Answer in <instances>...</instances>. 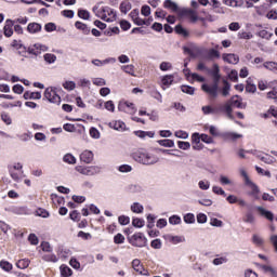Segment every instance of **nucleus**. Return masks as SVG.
I'll use <instances>...</instances> for the list:
<instances>
[{
  "label": "nucleus",
  "mask_w": 277,
  "mask_h": 277,
  "mask_svg": "<svg viewBox=\"0 0 277 277\" xmlns=\"http://www.w3.org/2000/svg\"><path fill=\"white\" fill-rule=\"evenodd\" d=\"M16 267H18V269H27V267H29V260H19L16 263Z\"/></svg>",
  "instance_id": "58"
},
{
  "label": "nucleus",
  "mask_w": 277,
  "mask_h": 277,
  "mask_svg": "<svg viewBox=\"0 0 277 277\" xmlns=\"http://www.w3.org/2000/svg\"><path fill=\"white\" fill-rule=\"evenodd\" d=\"M212 192H213V194H216V196H224V197H226V192L223 190V188L220 187V186H212Z\"/></svg>",
  "instance_id": "61"
},
{
  "label": "nucleus",
  "mask_w": 277,
  "mask_h": 277,
  "mask_svg": "<svg viewBox=\"0 0 277 277\" xmlns=\"http://www.w3.org/2000/svg\"><path fill=\"white\" fill-rule=\"evenodd\" d=\"M76 29H79V31H82L84 36H89L90 34V27H88L84 23L82 22H76L75 23Z\"/></svg>",
  "instance_id": "27"
},
{
  "label": "nucleus",
  "mask_w": 277,
  "mask_h": 277,
  "mask_svg": "<svg viewBox=\"0 0 277 277\" xmlns=\"http://www.w3.org/2000/svg\"><path fill=\"white\" fill-rule=\"evenodd\" d=\"M64 163H68L69 166H75L77 163V158L75 155L68 153L63 156Z\"/></svg>",
  "instance_id": "29"
},
{
  "label": "nucleus",
  "mask_w": 277,
  "mask_h": 277,
  "mask_svg": "<svg viewBox=\"0 0 277 277\" xmlns=\"http://www.w3.org/2000/svg\"><path fill=\"white\" fill-rule=\"evenodd\" d=\"M177 148L181 150H189V148H192V144L189 142L179 141Z\"/></svg>",
  "instance_id": "52"
},
{
  "label": "nucleus",
  "mask_w": 277,
  "mask_h": 277,
  "mask_svg": "<svg viewBox=\"0 0 277 277\" xmlns=\"http://www.w3.org/2000/svg\"><path fill=\"white\" fill-rule=\"evenodd\" d=\"M203 116H209L211 114H217V110L213 108L211 105L202 106L201 107Z\"/></svg>",
  "instance_id": "41"
},
{
  "label": "nucleus",
  "mask_w": 277,
  "mask_h": 277,
  "mask_svg": "<svg viewBox=\"0 0 277 277\" xmlns=\"http://www.w3.org/2000/svg\"><path fill=\"white\" fill-rule=\"evenodd\" d=\"M246 185L250 187L251 196H253L255 200H259V194L261 193L259 186H256V184H254L252 181L247 182Z\"/></svg>",
  "instance_id": "22"
},
{
  "label": "nucleus",
  "mask_w": 277,
  "mask_h": 277,
  "mask_svg": "<svg viewBox=\"0 0 277 277\" xmlns=\"http://www.w3.org/2000/svg\"><path fill=\"white\" fill-rule=\"evenodd\" d=\"M251 155L260 159V161H263V163H266L267 166H272V163H276V158L272 155L264 154L263 151L259 150H251L249 151Z\"/></svg>",
  "instance_id": "7"
},
{
  "label": "nucleus",
  "mask_w": 277,
  "mask_h": 277,
  "mask_svg": "<svg viewBox=\"0 0 277 277\" xmlns=\"http://www.w3.org/2000/svg\"><path fill=\"white\" fill-rule=\"evenodd\" d=\"M173 82H174V76L173 75L163 76L161 78L162 90H166V88H170Z\"/></svg>",
  "instance_id": "19"
},
{
  "label": "nucleus",
  "mask_w": 277,
  "mask_h": 277,
  "mask_svg": "<svg viewBox=\"0 0 277 277\" xmlns=\"http://www.w3.org/2000/svg\"><path fill=\"white\" fill-rule=\"evenodd\" d=\"M144 224H145V222H144V220H142V219H133L132 220V225L135 227V228H143V226H144Z\"/></svg>",
  "instance_id": "62"
},
{
  "label": "nucleus",
  "mask_w": 277,
  "mask_h": 277,
  "mask_svg": "<svg viewBox=\"0 0 277 277\" xmlns=\"http://www.w3.org/2000/svg\"><path fill=\"white\" fill-rule=\"evenodd\" d=\"M208 72L211 74L213 81L216 83H220V79H222V76L220 75V65L213 64L211 69H208Z\"/></svg>",
  "instance_id": "13"
},
{
  "label": "nucleus",
  "mask_w": 277,
  "mask_h": 277,
  "mask_svg": "<svg viewBox=\"0 0 277 277\" xmlns=\"http://www.w3.org/2000/svg\"><path fill=\"white\" fill-rule=\"evenodd\" d=\"M246 92L254 94L256 92V84H252L250 80H247Z\"/></svg>",
  "instance_id": "57"
},
{
  "label": "nucleus",
  "mask_w": 277,
  "mask_h": 277,
  "mask_svg": "<svg viewBox=\"0 0 277 277\" xmlns=\"http://www.w3.org/2000/svg\"><path fill=\"white\" fill-rule=\"evenodd\" d=\"M27 31L29 34H38L39 31H42V25L38 23H30L27 26Z\"/></svg>",
  "instance_id": "25"
},
{
  "label": "nucleus",
  "mask_w": 277,
  "mask_h": 277,
  "mask_svg": "<svg viewBox=\"0 0 277 277\" xmlns=\"http://www.w3.org/2000/svg\"><path fill=\"white\" fill-rule=\"evenodd\" d=\"M181 91L184 93V94H188L189 96H194L195 92H196V88L194 87H190V85H185L183 84L181 87Z\"/></svg>",
  "instance_id": "40"
},
{
  "label": "nucleus",
  "mask_w": 277,
  "mask_h": 277,
  "mask_svg": "<svg viewBox=\"0 0 277 277\" xmlns=\"http://www.w3.org/2000/svg\"><path fill=\"white\" fill-rule=\"evenodd\" d=\"M3 35L5 38H12L14 36V22L13 19H6L3 27Z\"/></svg>",
  "instance_id": "10"
},
{
  "label": "nucleus",
  "mask_w": 277,
  "mask_h": 277,
  "mask_svg": "<svg viewBox=\"0 0 277 277\" xmlns=\"http://www.w3.org/2000/svg\"><path fill=\"white\" fill-rule=\"evenodd\" d=\"M149 94H150V97L158 101V103H163V96L161 95V93L159 91L151 90Z\"/></svg>",
  "instance_id": "46"
},
{
  "label": "nucleus",
  "mask_w": 277,
  "mask_h": 277,
  "mask_svg": "<svg viewBox=\"0 0 277 277\" xmlns=\"http://www.w3.org/2000/svg\"><path fill=\"white\" fill-rule=\"evenodd\" d=\"M93 12L97 18H101L106 23H114V21H116V11L109 6H104L102 9H98V6H93Z\"/></svg>",
  "instance_id": "2"
},
{
  "label": "nucleus",
  "mask_w": 277,
  "mask_h": 277,
  "mask_svg": "<svg viewBox=\"0 0 277 277\" xmlns=\"http://www.w3.org/2000/svg\"><path fill=\"white\" fill-rule=\"evenodd\" d=\"M61 276L62 277H70L72 276V269L68 267L66 264H62L60 267Z\"/></svg>",
  "instance_id": "31"
},
{
  "label": "nucleus",
  "mask_w": 277,
  "mask_h": 277,
  "mask_svg": "<svg viewBox=\"0 0 277 277\" xmlns=\"http://www.w3.org/2000/svg\"><path fill=\"white\" fill-rule=\"evenodd\" d=\"M24 98H25V101H29V100L40 101V98H42V93L27 91L24 93Z\"/></svg>",
  "instance_id": "20"
},
{
  "label": "nucleus",
  "mask_w": 277,
  "mask_h": 277,
  "mask_svg": "<svg viewBox=\"0 0 277 277\" xmlns=\"http://www.w3.org/2000/svg\"><path fill=\"white\" fill-rule=\"evenodd\" d=\"M198 187H199V189H201V192H207V190L211 189V182L207 179L200 180L198 182Z\"/></svg>",
  "instance_id": "32"
},
{
  "label": "nucleus",
  "mask_w": 277,
  "mask_h": 277,
  "mask_svg": "<svg viewBox=\"0 0 277 277\" xmlns=\"http://www.w3.org/2000/svg\"><path fill=\"white\" fill-rule=\"evenodd\" d=\"M79 157L82 163H92L94 161V153L90 149H84Z\"/></svg>",
  "instance_id": "11"
},
{
  "label": "nucleus",
  "mask_w": 277,
  "mask_h": 277,
  "mask_svg": "<svg viewBox=\"0 0 277 277\" xmlns=\"http://www.w3.org/2000/svg\"><path fill=\"white\" fill-rule=\"evenodd\" d=\"M119 111H123L124 114H129L130 116H134L137 113V108L135 104L129 101H120L118 104Z\"/></svg>",
  "instance_id": "6"
},
{
  "label": "nucleus",
  "mask_w": 277,
  "mask_h": 277,
  "mask_svg": "<svg viewBox=\"0 0 277 277\" xmlns=\"http://www.w3.org/2000/svg\"><path fill=\"white\" fill-rule=\"evenodd\" d=\"M44 61L48 63V64H55L56 60H57V56H55V54H51V53H47L44 54Z\"/></svg>",
  "instance_id": "54"
},
{
  "label": "nucleus",
  "mask_w": 277,
  "mask_h": 277,
  "mask_svg": "<svg viewBox=\"0 0 277 277\" xmlns=\"http://www.w3.org/2000/svg\"><path fill=\"white\" fill-rule=\"evenodd\" d=\"M132 213H144V206H142V203L140 202H133L130 207Z\"/></svg>",
  "instance_id": "34"
},
{
  "label": "nucleus",
  "mask_w": 277,
  "mask_h": 277,
  "mask_svg": "<svg viewBox=\"0 0 277 277\" xmlns=\"http://www.w3.org/2000/svg\"><path fill=\"white\" fill-rule=\"evenodd\" d=\"M169 224H171L172 226H176V225L181 224V216H179V215L170 216Z\"/></svg>",
  "instance_id": "60"
},
{
  "label": "nucleus",
  "mask_w": 277,
  "mask_h": 277,
  "mask_svg": "<svg viewBox=\"0 0 277 277\" xmlns=\"http://www.w3.org/2000/svg\"><path fill=\"white\" fill-rule=\"evenodd\" d=\"M89 134L92 140H101V131H98L96 128H91L89 130Z\"/></svg>",
  "instance_id": "47"
},
{
  "label": "nucleus",
  "mask_w": 277,
  "mask_h": 277,
  "mask_svg": "<svg viewBox=\"0 0 277 277\" xmlns=\"http://www.w3.org/2000/svg\"><path fill=\"white\" fill-rule=\"evenodd\" d=\"M5 211H8L9 213H14V215L25 214V208L23 207L11 206L9 208H5Z\"/></svg>",
  "instance_id": "23"
},
{
  "label": "nucleus",
  "mask_w": 277,
  "mask_h": 277,
  "mask_svg": "<svg viewBox=\"0 0 277 277\" xmlns=\"http://www.w3.org/2000/svg\"><path fill=\"white\" fill-rule=\"evenodd\" d=\"M184 222L185 224H194L196 222V216L194 213H187L184 215Z\"/></svg>",
  "instance_id": "55"
},
{
  "label": "nucleus",
  "mask_w": 277,
  "mask_h": 277,
  "mask_svg": "<svg viewBox=\"0 0 277 277\" xmlns=\"http://www.w3.org/2000/svg\"><path fill=\"white\" fill-rule=\"evenodd\" d=\"M0 118L2 122L6 124V127H10V124H12V116H10V113L2 111Z\"/></svg>",
  "instance_id": "37"
},
{
  "label": "nucleus",
  "mask_w": 277,
  "mask_h": 277,
  "mask_svg": "<svg viewBox=\"0 0 277 277\" xmlns=\"http://www.w3.org/2000/svg\"><path fill=\"white\" fill-rule=\"evenodd\" d=\"M8 170L9 172H21V170H23V163L21 162H14L13 164H9L8 166Z\"/></svg>",
  "instance_id": "43"
},
{
  "label": "nucleus",
  "mask_w": 277,
  "mask_h": 277,
  "mask_svg": "<svg viewBox=\"0 0 277 277\" xmlns=\"http://www.w3.org/2000/svg\"><path fill=\"white\" fill-rule=\"evenodd\" d=\"M79 18H82L83 21H90V13L88 10L80 9L78 11Z\"/></svg>",
  "instance_id": "53"
},
{
  "label": "nucleus",
  "mask_w": 277,
  "mask_h": 277,
  "mask_svg": "<svg viewBox=\"0 0 277 277\" xmlns=\"http://www.w3.org/2000/svg\"><path fill=\"white\" fill-rule=\"evenodd\" d=\"M158 144L164 148H174V142L170 138L159 140Z\"/></svg>",
  "instance_id": "38"
},
{
  "label": "nucleus",
  "mask_w": 277,
  "mask_h": 277,
  "mask_svg": "<svg viewBox=\"0 0 277 277\" xmlns=\"http://www.w3.org/2000/svg\"><path fill=\"white\" fill-rule=\"evenodd\" d=\"M251 241L253 246H256V248H263V246H265V239H263L259 234H253Z\"/></svg>",
  "instance_id": "16"
},
{
  "label": "nucleus",
  "mask_w": 277,
  "mask_h": 277,
  "mask_svg": "<svg viewBox=\"0 0 277 277\" xmlns=\"http://www.w3.org/2000/svg\"><path fill=\"white\" fill-rule=\"evenodd\" d=\"M110 129H115V131H127V124L121 120H116L109 122Z\"/></svg>",
  "instance_id": "15"
},
{
  "label": "nucleus",
  "mask_w": 277,
  "mask_h": 277,
  "mask_svg": "<svg viewBox=\"0 0 277 277\" xmlns=\"http://www.w3.org/2000/svg\"><path fill=\"white\" fill-rule=\"evenodd\" d=\"M0 267L1 269H3L4 272H12V263L5 261V260H2L0 261Z\"/></svg>",
  "instance_id": "51"
},
{
  "label": "nucleus",
  "mask_w": 277,
  "mask_h": 277,
  "mask_svg": "<svg viewBox=\"0 0 277 277\" xmlns=\"http://www.w3.org/2000/svg\"><path fill=\"white\" fill-rule=\"evenodd\" d=\"M63 88H64V90H67L68 92H72V90H75V88H77V83H75V81H65L63 83Z\"/></svg>",
  "instance_id": "49"
},
{
  "label": "nucleus",
  "mask_w": 277,
  "mask_h": 277,
  "mask_svg": "<svg viewBox=\"0 0 277 277\" xmlns=\"http://www.w3.org/2000/svg\"><path fill=\"white\" fill-rule=\"evenodd\" d=\"M168 241H170V243H173L174 246H176L179 243H185V236L169 235L168 236Z\"/></svg>",
  "instance_id": "26"
},
{
  "label": "nucleus",
  "mask_w": 277,
  "mask_h": 277,
  "mask_svg": "<svg viewBox=\"0 0 277 277\" xmlns=\"http://www.w3.org/2000/svg\"><path fill=\"white\" fill-rule=\"evenodd\" d=\"M222 57L223 61H225L227 64H239V56H237L236 54H223Z\"/></svg>",
  "instance_id": "18"
},
{
  "label": "nucleus",
  "mask_w": 277,
  "mask_h": 277,
  "mask_svg": "<svg viewBox=\"0 0 277 277\" xmlns=\"http://www.w3.org/2000/svg\"><path fill=\"white\" fill-rule=\"evenodd\" d=\"M121 70L126 72L127 75H131V77H135V66L130 64V65H122Z\"/></svg>",
  "instance_id": "33"
},
{
  "label": "nucleus",
  "mask_w": 277,
  "mask_h": 277,
  "mask_svg": "<svg viewBox=\"0 0 277 277\" xmlns=\"http://www.w3.org/2000/svg\"><path fill=\"white\" fill-rule=\"evenodd\" d=\"M242 100L239 97V95H235L230 98L229 103L232 106L234 105L237 107V109H246V104L241 102Z\"/></svg>",
  "instance_id": "21"
},
{
  "label": "nucleus",
  "mask_w": 277,
  "mask_h": 277,
  "mask_svg": "<svg viewBox=\"0 0 277 277\" xmlns=\"http://www.w3.org/2000/svg\"><path fill=\"white\" fill-rule=\"evenodd\" d=\"M221 111H224L229 120H235V116H233V104L229 101L221 107Z\"/></svg>",
  "instance_id": "14"
},
{
  "label": "nucleus",
  "mask_w": 277,
  "mask_h": 277,
  "mask_svg": "<svg viewBox=\"0 0 277 277\" xmlns=\"http://www.w3.org/2000/svg\"><path fill=\"white\" fill-rule=\"evenodd\" d=\"M255 265L260 269H263V272L265 274H271V276H276V269H274V267H272V265H263V264H260V263H256Z\"/></svg>",
  "instance_id": "24"
},
{
  "label": "nucleus",
  "mask_w": 277,
  "mask_h": 277,
  "mask_svg": "<svg viewBox=\"0 0 277 277\" xmlns=\"http://www.w3.org/2000/svg\"><path fill=\"white\" fill-rule=\"evenodd\" d=\"M129 243L134 248H146L148 246V239L143 233H135L129 238Z\"/></svg>",
  "instance_id": "4"
},
{
  "label": "nucleus",
  "mask_w": 277,
  "mask_h": 277,
  "mask_svg": "<svg viewBox=\"0 0 277 277\" xmlns=\"http://www.w3.org/2000/svg\"><path fill=\"white\" fill-rule=\"evenodd\" d=\"M188 81L190 83H194V81H198V83H205V77H202L196 72H193Z\"/></svg>",
  "instance_id": "44"
},
{
  "label": "nucleus",
  "mask_w": 277,
  "mask_h": 277,
  "mask_svg": "<svg viewBox=\"0 0 277 277\" xmlns=\"http://www.w3.org/2000/svg\"><path fill=\"white\" fill-rule=\"evenodd\" d=\"M223 83H224V87L222 89V94L223 96H228V94H230V84L226 80H224Z\"/></svg>",
  "instance_id": "59"
},
{
  "label": "nucleus",
  "mask_w": 277,
  "mask_h": 277,
  "mask_svg": "<svg viewBox=\"0 0 277 277\" xmlns=\"http://www.w3.org/2000/svg\"><path fill=\"white\" fill-rule=\"evenodd\" d=\"M131 8L132 5H131V2L129 1H123L120 3V12L122 14H128L129 12H131Z\"/></svg>",
  "instance_id": "36"
},
{
  "label": "nucleus",
  "mask_w": 277,
  "mask_h": 277,
  "mask_svg": "<svg viewBox=\"0 0 277 277\" xmlns=\"http://www.w3.org/2000/svg\"><path fill=\"white\" fill-rule=\"evenodd\" d=\"M267 4L255 6V12L259 14V16H265V14H267Z\"/></svg>",
  "instance_id": "45"
},
{
  "label": "nucleus",
  "mask_w": 277,
  "mask_h": 277,
  "mask_svg": "<svg viewBox=\"0 0 277 277\" xmlns=\"http://www.w3.org/2000/svg\"><path fill=\"white\" fill-rule=\"evenodd\" d=\"M47 51H49V47L42 43H35L28 48V53L30 55H40L42 53H47Z\"/></svg>",
  "instance_id": "9"
},
{
  "label": "nucleus",
  "mask_w": 277,
  "mask_h": 277,
  "mask_svg": "<svg viewBox=\"0 0 277 277\" xmlns=\"http://www.w3.org/2000/svg\"><path fill=\"white\" fill-rule=\"evenodd\" d=\"M255 209L262 217H265L266 220H268V222H274V212L268 211L261 206H258Z\"/></svg>",
  "instance_id": "12"
},
{
  "label": "nucleus",
  "mask_w": 277,
  "mask_h": 277,
  "mask_svg": "<svg viewBox=\"0 0 277 277\" xmlns=\"http://www.w3.org/2000/svg\"><path fill=\"white\" fill-rule=\"evenodd\" d=\"M42 259H43V261H47L48 263H57L60 261L57 255H55L53 253H45V254H43Z\"/></svg>",
  "instance_id": "35"
},
{
  "label": "nucleus",
  "mask_w": 277,
  "mask_h": 277,
  "mask_svg": "<svg viewBox=\"0 0 277 277\" xmlns=\"http://www.w3.org/2000/svg\"><path fill=\"white\" fill-rule=\"evenodd\" d=\"M175 32L179 34L180 36H183L184 38H187V36H189V32L187 31V29H185L182 25L175 26Z\"/></svg>",
  "instance_id": "48"
},
{
  "label": "nucleus",
  "mask_w": 277,
  "mask_h": 277,
  "mask_svg": "<svg viewBox=\"0 0 277 277\" xmlns=\"http://www.w3.org/2000/svg\"><path fill=\"white\" fill-rule=\"evenodd\" d=\"M228 263V258L226 256H217L212 261V265L219 266V265H224Z\"/></svg>",
  "instance_id": "42"
},
{
  "label": "nucleus",
  "mask_w": 277,
  "mask_h": 277,
  "mask_svg": "<svg viewBox=\"0 0 277 277\" xmlns=\"http://www.w3.org/2000/svg\"><path fill=\"white\" fill-rule=\"evenodd\" d=\"M220 88V82H216L213 80L212 84H202L201 90L206 92V94H209L212 98H217V90Z\"/></svg>",
  "instance_id": "8"
},
{
  "label": "nucleus",
  "mask_w": 277,
  "mask_h": 277,
  "mask_svg": "<svg viewBox=\"0 0 277 277\" xmlns=\"http://www.w3.org/2000/svg\"><path fill=\"white\" fill-rule=\"evenodd\" d=\"M132 159H134L136 163H142L143 166H155V163H159V157L144 149L133 151Z\"/></svg>",
  "instance_id": "1"
},
{
  "label": "nucleus",
  "mask_w": 277,
  "mask_h": 277,
  "mask_svg": "<svg viewBox=\"0 0 277 277\" xmlns=\"http://www.w3.org/2000/svg\"><path fill=\"white\" fill-rule=\"evenodd\" d=\"M263 66L266 70H271V72H275L277 75V63L274 61H267L263 63Z\"/></svg>",
  "instance_id": "30"
},
{
  "label": "nucleus",
  "mask_w": 277,
  "mask_h": 277,
  "mask_svg": "<svg viewBox=\"0 0 277 277\" xmlns=\"http://www.w3.org/2000/svg\"><path fill=\"white\" fill-rule=\"evenodd\" d=\"M221 185H233V181L226 175H220Z\"/></svg>",
  "instance_id": "63"
},
{
  "label": "nucleus",
  "mask_w": 277,
  "mask_h": 277,
  "mask_svg": "<svg viewBox=\"0 0 277 277\" xmlns=\"http://www.w3.org/2000/svg\"><path fill=\"white\" fill-rule=\"evenodd\" d=\"M43 96L49 103H53V105H60L62 103V97L57 94V88L55 87L47 88Z\"/></svg>",
  "instance_id": "3"
},
{
  "label": "nucleus",
  "mask_w": 277,
  "mask_h": 277,
  "mask_svg": "<svg viewBox=\"0 0 277 277\" xmlns=\"http://www.w3.org/2000/svg\"><path fill=\"white\" fill-rule=\"evenodd\" d=\"M159 69L162 72H168V70H172V63H170V62H162L159 65Z\"/></svg>",
  "instance_id": "50"
},
{
  "label": "nucleus",
  "mask_w": 277,
  "mask_h": 277,
  "mask_svg": "<svg viewBox=\"0 0 277 277\" xmlns=\"http://www.w3.org/2000/svg\"><path fill=\"white\" fill-rule=\"evenodd\" d=\"M132 267L134 272H137L138 274H141V276H146V269H144V266L142 265L140 260H133Z\"/></svg>",
  "instance_id": "17"
},
{
  "label": "nucleus",
  "mask_w": 277,
  "mask_h": 277,
  "mask_svg": "<svg viewBox=\"0 0 277 277\" xmlns=\"http://www.w3.org/2000/svg\"><path fill=\"white\" fill-rule=\"evenodd\" d=\"M117 170L121 174H129V172H133V167H131V164H121L117 167Z\"/></svg>",
  "instance_id": "39"
},
{
  "label": "nucleus",
  "mask_w": 277,
  "mask_h": 277,
  "mask_svg": "<svg viewBox=\"0 0 277 277\" xmlns=\"http://www.w3.org/2000/svg\"><path fill=\"white\" fill-rule=\"evenodd\" d=\"M163 8L171 10L172 12H179V4L172 0H166L163 2Z\"/></svg>",
  "instance_id": "28"
},
{
  "label": "nucleus",
  "mask_w": 277,
  "mask_h": 277,
  "mask_svg": "<svg viewBox=\"0 0 277 277\" xmlns=\"http://www.w3.org/2000/svg\"><path fill=\"white\" fill-rule=\"evenodd\" d=\"M92 83L93 85H97L100 88L103 85H107V81L105 80V78H93Z\"/></svg>",
  "instance_id": "56"
},
{
  "label": "nucleus",
  "mask_w": 277,
  "mask_h": 277,
  "mask_svg": "<svg viewBox=\"0 0 277 277\" xmlns=\"http://www.w3.org/2000/svg\"><path fill=\"white\" fill-rule=\"evenodd\" d=\"M114 243L120 245V243H124V235L122 234H117L114 237Z\"/></svg>",
  "instance_id": "64"
},
{
  "label": "nucleus",
  "mask_w": 277,
  "mask_h": 277,
  "mask_svg": "<svg viewBox=\"0 0 277 277\" xmlns=\"http://www.w3.org/2000/svg\"><path fill=\"white\" fill-rule=\"evenodd\" d=\"M75 170L76 172H79V174H82L83 176H96V174H101V167L98 166H77L75 167Z\"/></svg>",
  "instance_id": "5"
}]
</instances>
